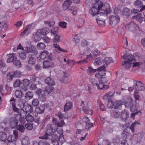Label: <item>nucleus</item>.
Returning a JSON list of instances; mask_svg holds the SVG:
<instances>
[{
	"label": "nucleus",
	"mask_w": 145,
	"mask_h": 145,
	"mask_svg": "<svg viewBox=\"0 0 145 145\" xmlns=\"http://www.w3.org/2000/svg\"><path fill=\"white\" fill-rule=\"evenodd\" d=\"M64 121L61 120L59 122H57V124H48L46 127V133L51 135L52 143L54 145H62L64 142V139L63 135V130L61 129L58 132L59 137L55 135H52V133L56 132L57 129V127H62L65 124Z\"/></svg>",
	"instance_id": "nucleus-1"
},
{
	"label": "nucleus",
	"mask_w": 145,
	"mask_h": 145,
	"mask_svg": "<svg viewBox=\"0 0 145 145\" xmlns=\"http://www.w3.org/2000/svg\"><path fill=\"white\" fill-rule=\"evenodd\" d=\"M122 58L125 60L122 62L123 68L127 70L131 67H138L141 65L140 62L136 61V59L133 55L124 54L122 56Z\"/></svg>",
	"instance_id": "nucleus-2"
},
{
	"label": "nucleus",
	"mask_w": 145,
	"mask_h": 145,
	"mask_svg": "<svg viewBox=\"0 0 145 145\" xmlns=\"http://www.w3.org/2000/svg\"><path fill=\"white\" fill-rule=\"evenodd\" d=\"M103 3L99 1H96L95 3L93 5L92 7L90 10V13L93 16L97 15L98 17L99 15H101V8H103Z\"/></svg>",
	"instance_id": "nucleus-3"
},
{
	"label": "nucleus",
	"mask_w": 145,
	"mask_h": 145,
	"mask_svg": "<svg viewBox=\"0 0 145 145\" xmlns=\"http://www.w3.org/2000/svg\"><path fill=\"white\" fill-rule=\"evenodd\" d=\"M51 136V135H49L48 133H46V131L44 136L39 137V138L42 140L39 142H37L35 141H34L33 142V145H50L46 140L52 138Z\"/></svg>",
	"instance_id": "nucleus-4"
},
{
	"label": "nucleus",
	"mask_w": 145,
	"mask_h": 145,
	"mask_svg": "<svg viewBox=\"0 0 145 145\" xmlns=\"http://www.w3.org/2000/svg\"><path fill=\"white\" fill-rule=\"evenodd\" d=\"M120 21V17L118 15L110 16L109 17V23L110 25L114 26L116 25Z\"/></svg>",
	"instance_id": "nucleus-5"
},
{
	"label": "nucleus",
	"mask_w": 145,
	"mask_h": 145,
	"mask_svg": "<svg viewBox=\"0 0 145 145\" xmlns=\"http://www.w3.org/2000/svg\"><path fill=\"white\" fill-rule=\"evenodd\" d=\"M134 84L133 85V88L134 89L139 91L144 89V86L140 81H134Z\"/></svg>",
	"instance_id": "nucleus-6"
},
{
	"label": "nucleus",
	"mask_w": 145,
	"mask_h": 145,
	"mask_svg": "<svg viewBox=\"0 0 145 145\" xmlns=\"http://www.w3.org/2000/svg\"><path fill=\"white\" fill-rule=\"evenodd\" d=\"M13 135H9L7 138V142H15L18 139V132L16 131H13Z\"/></svg>",
	"instance_id": "nucleus-7"
},
{
	"label": "nucleus",
	"mask_w": 145,
	"mask_h": 145,
	"mask_svg": "<svg viewBox=\"0 0 145 145\" xmlns=\"http://www.w3.org/2000/svg\"><path fill=\"white\" fill-rule=\"evenodd\" d=\"M25 51L27 53H29V55L32 54H38V52L34 47L30 45L29 46H27L24 47Z\"/></svg>",
	"instance_id": "nucleus-8"
},
{
	"label": "nucleus",
	"mask_w": 145,
	"mask_h": 145,
	"mask_svg": "<svg viewBox=\"0 0 145 145\" xmlns=\"http://www.w3.org/2000/svg\"><path fill=\"white\" fill-rule=\"evenodd\" d=\"M82 120L86 124V129H84V131H88L91 127L93 126V123L90 121V120L88 117H85L83 118L82 119Z\"/></svg>",
	"instance_id": "nucleus-9"
},
{
	"label": "nucleus",
	"mask_w": 145,
	"mask_h": 145,
	"mask_svg": "<svg viewBox=\"0 0 145 145\" xmlns=\"http://www.w3.org/2000/svg\"><path fill=\"white\" fill-rule=\"evenodd\" d=\"M128 101H127L125 103V105L128 107H130V110L132 112H138L137 110L136 107L135 106H131L133 104V101L131 98L128 99Z\"/></svg>",
	"instance_id": "nucleus-10"
},
{
	"label": "nucleus",
	"mask_w": 145,
	"mask_h": 145,
	"mask_svg": "<svg viewBox=\"0 0 145 145\" xmlns=\"http://www.w3.org/2000/svg\"><path fill=\"white\" fill-rule=\"evenodd\" d=\"M71 80V77L69 74L64 72V76L63 78L60 80L62 83H68L70 82Z\"/></svg>",
	"instance_id": "nucleus-11"
},
{
	"label": "nucleus",
	"mask_w": 145,
	"mask_h": 145,
	"mask_svg": "<svg viewBox=\"0 0 145 145\" xmlns=\"http://www.w3.org/2000/svg\"><path fill=\"white\" fill-rule=\"evenodd\" d=\"M49 58L47 60L44 61L43 63L44 67L45 68L50 67L54 66L53 62L51 61V58L49 57Z\"/></svg>",
	"instance_id": "nucleus-12"
},
{
	"label": "nucleus",
	"mask_w": 145,
	"mask_h": 145,
	"mask_svg": "<svg viewBox=\"0 0 145 145\" xmlns=\"http://www.w3.org/2000/svg\"><path fill=\"white\" fill-rule=\"evenodd\" d=\"M7 56L8 57L7 62L10 63L14 61L17 59V57L16 54H7Z\"/></svg>",
	"instance_id": "nucleus-13"
},
{
	"label": "nucleus",
	"mask_w": 145,
	"mask_h": 145,
	"mask_svg": "<svg viewBox=\"0 0 145 145\" xmlns=\"http://www.w3.org/2000/svg\"><path fill=\"white\" fill-rule=\"evenodd\" d=\"M51 32L54 36L53 38L54 42L57 43L60 41V38L59 36L57 34V31L51 30Z\"/></svg>",
	"instance_id": "nucleus-14"
},
{
	"label": "nucleus",
	"mask_w": 145,
	"mask_h": 145,
	"mask_svg": "<svg viewBox=\"0 0 145 145\" xmlns=\"http://www.w3.org/2000/svg\"><path fill=\"white\" fill-rule=\"evenodd\" d=\"M121 114V120L123 121H126L129 117V113L126 110H124L122 111Z\"/></svg>",
	"instance_id": "nucleus-15"
},
{
	"label": "nucleus",
	"mask_w": 145,
	"mask_h": 145,
	"mask_svg": "<svg viewBox=\"0 0 145 145\" xmlns=\"http://www.w3.org/2000/svg\"><path fill=\"white\" fill-rule=\"evenodd\" d=\"M115 92L114 91H112L107 92L104 95L103 99L105 100H108L109 99H111L114 96Z\"/></svg>",
	"instance_id": "nucleus-16"
},
{
	"label": "nucleus",
	"mask_w": 145,
	"mask_h": 145,
	"mask_svg": "<svg viewBox=\"0 0 145 145\" xmlns=\"http://www.w3.org/2000/svg\"><path fill=\"white\" fill-rule=\"evenodd\" d=\"M132 18L133 19H136L140 23L142 22L144 19L143 15L140 13H138L137 14L133 16Z\"/></svg>",
	"instance_id": "nucleus-17"
},
{
	"label": "nucleus",
	"mask_w": 145,
	"mask_h": 145,
	"mask_svg": "<svg viewBox=\"0 0 145 145\" xmlns=\"http://www.w3.org/2000/svg\"><path fill=\"white\" fill-rule=\"evenodd\" d=\"M18 120L15 117H12L10 120V126L12 128H14L18 125Z\"/></svg>",
	"instance_id": "nucleus-18"
},
{
	"label": "nucleus",
	"mask_w": 145,
	"mask_h": 145,
	"mask_svg": "<svg viewBox=\"0 0 145 145\" xmlns=\"http://www.w3.org/2000/svg\"><path fill=\"white\" fill-rule=\"evenodd\" d=\"M72 3V2L71 0H66L65 1L63 5V10H67L68 9Z\"/></svg>",
	"instance_id": "nucleus-19"
},
{
	"label": "nucleus",
	"mask_w": 145,
	"mask_h": 145,
	"mask_svg": "<svg viewBox=\"0 0 145 145\" xmlns=\"http://www.w3.org/2000/svg\"><path fill=\"white\" fill-rule=\"evenodd\" d=\"M99 16L100 17L96 18L97 23L100 27H104L105 25V20L103 19L102 20L103 17L104 16H101L100 15H99Z\"/></svg>",
	"instance_id": "nucleus-20"
},
{
	"label": "nucleus",
	"mask_w": 145,
	"mask_h": 145,
	"mask_svg": "<svg viewBox=\"0 0 145 145\" xmlns=\"http://www.w3.org/2000/svg\"><path fill=\"white\" fill-rule=\"evenodd\" d=\"M49 32V29L47 27H44L42 29H39L38 30V32L40 34L45 35L48 34Z\"/></svg>",
	"instance_id": "nucleus-21"
},
{
	"label": "nucleus",
	"mask_w": 145,
	"mask_h": 145,
	"mask_svg": "<svg viewBox=\"0 0 145 145\" xmlns=\"http://www.w3.org/2000/svg\"><path fill=\"white\" fill-rule=\"evenodd\" d=\"M53 86H48L46 87L44 90V94L45 95H48L54 89Z\"/></svg>",
	"instance_id": "nucleus-22"
},
{
	"label": "nucleus",
	"mask_w": 145,
	"mask_h": 145,
	"mask_svg": "<svg viewBox=\"0 0 145 145\" xmlns=\"http://www.w3.org/2000/svg\"><path fill=\"white\" fill-rule=\"evenodd\" d=\"M45 82L50 86H53L55 84V82L53 79L50 77L47 78L45 80Z\"/></svg>",
	"instance_id": "nucleus-23"
},
{
	"label": "nucleus",
	"mask_w": 145,
	"mask_h": 145,
	"mask_svg": "<svg viewBox=\"0 0 145 145\" xmlns=\"http://www.w3.org/2000/svg\"><path fill=\"white\" fill-rule=\"evenodd\" d=\"M48 52L47 51H44L43 52H41L40 54V58L42 59H46L48 58V59L49 56H48Z\"/></svg>",
	"instance_id": "nucleus-24"
},
{
	"label": "nucleus",
	"mask_w": 145,
	"mask_h": 145,
	"mask_svg": "<svg viewBox=\"0 0 145 145\" xmlns=\"http://www.w3.org/2000/svg\"><path fill=\"white\" fill-rule=\"evenodd\" d=\"M68 11H69V12H71L72 14L74 16L76 15L78 11L77 7L74 6L71 7L70 8L68 9Z\"/></svg>",
	"instance_id": "nucleus-25"
},
{
	"label": "nucleus",
	"mask_w": 145,
	"mask_h": 145,
	"mask_svg": "<svg viewBox=\"0 0 145 145\" xmlns=\"http://www.w3.org/2000/svg\"><path fill=\"white\" fill-rule=\"evenodd\" d=\"M97 69H94L91 66H89L86 70V72L88 74L92 75L97 71Z\"/></svg>",
	"instance_id": "nucleus-26"
},
{
	"label": "nucleus",
	"mask_w": 145,
	"mask_h": 145,
	"mask_svg": "<svg viewBox=\"0 0 145 145\" xmlns=\"http://www.w3.org/2000/svg\"><path fill=\"white\" fill-rule=\"evenodd\" d=\"M123 103L121 101H116L113 103L114 107V108L119 109L123 105Z\"/></svg>",
	"instance_id": "nucleus-27"
},
{
	"label": "nucleus",
	"mask_w": 145,
	"mask_h": 145,
	"mask_svg": "<svg viewBox=\"0 0 145 145\" xmlns=\"http://www.w3.org/2000/svg\"><path fill=\"white\" fill-rule=\"evenodd\" d=\"M36 54H32L29 55V59L28 61V63L30 64H34L36 62V59L35 58Z\"/></svg>",
	"instance_id": "nucleus-28"
},
{
	"label": "nucleus",
	"mask_w": 145,
	"mask_h": 145,
	"mask_svg": "<svg viewBox=\"0 0 145 145\" xmlns=\"http://www.w3.org/2000/svg\"><path fill=\"white\" fill-rule=\"evenodd\" d=\"M24 108L25 109V112L29 114L32 113L33 111V108L31 105L28 104L24 106Z\"/></svg>",
	"instance_id": "nucleus-29"
},
{
	"label": "nucleus",
	"mask_w": 145,
	"mask_h": 145,
	"mask_svg": "<svg viewBox=\"0 0 145 145\" xmlns=\"http://www.w3.org/2000/svg\"><path fill=\"white\" fill-rule=\"evenodd\" d=\"M45 110L44 106L43 105H41L39 107H36L35 108L36 112L39 114H40L44 111Z\"/></svg>",
	"instance_id": "nucleus-30"
},
{
	"label": "nucleus",
	"mask_w": 145,
	"mask_h": 145,
	"mask_svg": "<svg viewBox=\"0 0 145 145\" xmlns=\"http://www.w3.org/2000/svg\"><path fill=\"white\" fill-rule=\"evenodd\" d=\"M112 62H113V60L111 57H106L104 59V64L106 66H107Z\"/></svg>",
	"instance_id": "nucleus-31"
},
{
	"label": "nucleus",
	"mask_w": 145,
	"mask_h": 145,
	"mask_svg": "<svg viewBox=\"0 0 145 145\" xmlns=\"http://www.w3.org/2000/svg\"><path fill=\"white\" fill-rule=\"evenodd\" d=\"M137 27V25L134 22H131L130 24L127 25L126 26V28H128L131 30L134 29Z\"/></svg>",
	"instance_id": "nucleus-32"
},
{
	"label": "nucleus",
	"mask_w": 145,
	"mask_h": 145,
	"mask_svg": "<svg viewBox=\"0 0 145 145\" xmlns=\"http://www.w3.org/2000/svg\"><path fill=\"white\" fill-rule=\"evenodd\" d=\"M0 140L1 141L5 142V143L7 141V136L4 132H2L0 133Z\"/></svg>",
	"instance_id": "nucleus-33"
},
{
	"label": "nucleus",
	"mask_w": 145,
	"mask_h": 145,
	"mask_svg": "<svg viewBox=\"0 0 145 145\" xmlns=\"http://www.w3.org/2000/svg\"><path fill=\"white\" fill-rule=\"evenodd\" d=\"M72 106V103L69 102L66 103L64 106V111L66 112L71 109Z\"/></svg>",
	"instance_id": "nucleus-34"
},
{
	"label": "nucleus",
	"mask_w": 145,
	"mask_h": 145,
	"mask_svg": "<svg viewBox=\"0 0 145 145\" xmlns=\"http://www.w3.org/2000/svg\"><path fill=\"white\" fill-rule=\"evenodd\" d=\"M82 109L86 114L88 115H91L93 113L92 110H91L88 109V108H86L85 106H83Z\"/></svg>",
	"instance_id": "nucleus-35"
},
{
	"label": "nucleus",
	"mask_w": 145,
	"mask_h": 145,
	"mask_svg": "<svg viewBox=\"0 0 145 145\" xmlns=\"http://www.w3.org/2000/svg\"><path fill=\"white\" fill-rule=\"evenodd\" d=\"M21 142L22 145L28 144L29 143V139L27 137H25L22 138Z\"/></svg>",
	"instance_id": "nucleus-36"
},
{
	"label": "nucleus",
	"mask_w": 145,
	"mask_h": 145,
	"mask_svg": "<svg viewBox=\"0 0 145 145\" xmlns=\"http://www.w3.org/2000/svg\"><path fill=\"white\" fill-rule=\"evenodd\" d=\"M15 95L16 98L20 99L23 96L24 94L20 90H16L15 92Z\"/></svg>",
	"instance_id": "nucleus-37"
},
{
	"label": "nucleus",
	"mask_w": 145,
	"mask_h": 145,
	"mask_svg": "<svg viewBox=\"0 0 145 145\" xmlns=\"http://www.w3.org/2000/svg\"><path fill=\"white\" fill-rule=\"evenodd\" d=\"M134 4L135 7L140 8L143 5L142 2L140 0H137L135 1L134 3Z\"/></svg>",
	"instance_id": "nucleus-38"
},
{
	"label": "nucleus",
	"mask_w": 145,
	"mask_h": 145,
	"mask_svg": "<svg viewBox=\"0 0 145 145\" xmlns=\"http://www.w3.org/2000/svg\"><path fill=\"white\" fill-rule=\"evenodd\" d=\"M33 94L32 92L30 91L27 92L25 95V99L27 100H29L33 97Z\"/></svg>",
	"instance_id": "nucleus-39"
},
{
	"label": "nucleus",
	"mask_w": 145,
	"mask_h": 145,
	"mask_svg": "<svg viewBox=\"0 0 145 145\" xmlns=\"http://www.w3.org/2000/svg\"><path fill=\"white\" fill-rule=\"evenodd\" d=\"M111 11V9L110 8H106L105 10H102L101 9V16H104L105 14H109Z\"/></svg>",
	"instance_id": "nucleus-40"
},
{
	"label": "nucleus",
	"mask_w": 145,
	"mask_h": 145,
	"mask_svg": "<svg viewBox=\"0 0 145 145\" xmlns=\"http://www.w3.org/2000/svg\"><path fill=\"white\" fill-rule=\"evenodd\" d=\"M33 24V23H31L27 25L26 26L23 32H22L21 35H24L28 30L31 29V27Z\"/></svg>",
	"instance_id": "nucleus-41"
},
{
	"label": "nucleus",
	"mask_w": 145,
	"mask_h": 145,
	"mask_svg": "<svg viewBox=\"0 0 145 145\" xmlns=\"http://www.w3.org/2000/svg\"><path fill=\"white\" fill-rule=\"evenodd\" d=\"M136 124L140 125V122L138 121H135L131 124V125L129 127L130 129L131 130L132 132L133 133L135 132V126Z\"/></svg>",
	"instance_id": "nucleus-42"
},
{
	"label": "nucleus",
	"mask_w": 145,
	"mask_h": 145,
	"mask_svg": "<svg viewBox=\"0 0 145 145\" xmlns=\"http://www.w3.org/2000/svg\"><path fill=\"white\" fill-rule=\"evenodd\" d=\"M111 112L113 113L114 118H117L120 116V113L118 110H112Z\"/></svg>",
	"instance_id": "nucleus-43"
},
{
	"label": "nucleus",
	"mask_w": 145,
	"mask_h": 145,
	"mask_svg": "<svg viewBox=\"0 0 145 145\" xmlns=\"http://www.w3.org/2000/svg\"><path fill=\"white\" fill-rule=\"evenodd\" d=\"M92 57V55L91 54H90L89 55H88L87 56L86 59H84L82 60L78 61L77 63H87L88 62V61L87 59L89 60Z\"/></svg>",
	"instance_id": "nucleus-44"
},
{
	"label": "nucleus",
	"mask_w": 145,
	"mask_h": 145,
	"mask_svg": "<svg viewBox=\"0 0 145 145\" xmlns=\"http://www.w3.org/2000/svg\"><path fill=\"white\" fill-rule=\"evenodd\" d=\"M122 14L123 15L126 16H129L130 14V12L129 9L127 7H125L123 10Z\"/></svg>",
	"instance_id": "nucleus-45"
},
{
	"label": "nucleus",
	"mask_w": 145,
	"mask_h": 145,
	"mask_svg": "<svg viewBox=\"0 0 145 145\" xmlns=\"http://www.w3.org/2000/svg\"><path fill=\"white\" fill-rule=\"evenodd\" d=\"M25 120L28 122H31L34 120V117L31 115L28 114L25 117Z\"/></svg>",
	"instance_id": "nucleus-46"
},
{
	"label": "nucleus",
	"mask_w": 145,
	"mask_h": 145,
	"mask_svg": "<svg viewBox=\"0 0 145 145\" xmlns=\"http://www.w3.org/2000/svg\"><path fill=\"white\" fill-rule=\"evenodd\" d=\"M19 55L20 58L22 60H24L26 57V53L25 52L19 53Z\"/></svg>",
	"instance_id": "nucleus-47"
},
{
	"label": "nucleus",
	"mask_w": 145,
	"mask_h": 145,
	"mask_svg": "<svg viewBox=\"0 0 145 145\" xmlns=\"http://www.w3.org/2000/svg\"><path fill=\"white\" fill-rule=\"evenodd\" d=\"M102 61V60L100 57H97L95 59L93 63L95 65H99L101 63Z\"/></svg>",
	"instance_id": "nucleus-48"
},
{
	"label": "nucleus",
	"mask_w": 145,
	"mask_h": 145,
	"mask_svg": "<svg viewBox=\"0 0 145 145\" xmlns=\"http://www.w3.org/2000/svg\"><path fill=\"white\" fill-rule=\"evenodd\" d=\"M72 40L76 43L79 42L80 40L79 37L78 35H73L72 36Z\"/></svg>",
	"instance_id": "nucleus-49"
},
{
	"label": "nucleus",
	"mask_w": 145,
	"mask_h": 145,
	"mask_svg": "<svg viewBox=\"0 0 145 145\" xmlns=\"http://www.w3.org/2000/svg\"><path fill=\"white\" fill-rule=\"evenodd\" d=\"M44 23L46 25L49 27L53 26L55 24V22L54 21L50 22L48 21H44Z\"/></svg>",
	"instance_id": "nucleus-50"
},
{
	"label": "nucleus",
	"mask_w": 145,
	"mask_h": 145,
	"mask_svg": "<svg viewBox=\"0 0 145 145\" xmlns=\"http://www.w3.org/2000/svg\"><path fill=\"white\" fill-rule=\"evenodd\" d=\"M90 82L92 85L94 86H97L98 83V80L95 78H91L90 79Z\"/></svg>",
	"instance_id": "nucleus-51"
},
{
	"label": "nucleus",
	"mask_w": 145,
	"mask_h": 145,
	"mask_svg": "<svg viewBox=\"0 0 145 145\" xmlns=\"http://www.w3.org/2000/svg\"><path fill=\"white\" fill-rule=\"evenodd\" d=\"M47 95H45L44 94H41L39 96V99L40 101L43 102H45L46 101V97Z\"/></svg>",
	"instance_id": "nucleus-52"
},
{
	"label": "nucleus",
	"mask_w": 145,
	"mask_h": 145,
	"mask_svg": "<svg viewBox=\"0 0 145 145\" xmlns=\"http://www.w3.org/2000/svg\"><path fill=\"white\" fill-rule=\"evenodd\" d=\"M14 74L13 72H9L7 75V78L10 80H12L14 77Z\"/></svg>",
	"instance_id": "nucleus-53"
},
{
	"label": "nucleus",
	"mask_w": 145,
	"mask_h": 145,
	"mask_svg": "<svg viewBox=\"0 0 145 145\" xmlns=\"http://www.w3.org/2000/svg\"><path fill=\"white\" fill-rule=\"evenodd\" d=\"M46 46L44 43H40L37 45V48L39 49L42 50L45 48Z\"/></svg>",
	"instance_id": "nucleus-54"
},
{
	"label": "nucleus",
	"mask_w": 145,
	"mask_h": 145,
	"mask_svg": "<svg viewBox=\"0 0 145 145\" xmlns=\"http://www.w3.org/2000/svg\"><path fill=\"white\" fill-rule=\"evenodd\" d=\"M16 128L17 130L20 131L22 132H23L25 130V127L24 125L19 124L18 125H17Z\"/></svg>",
	"instance_id": "nucleus-55"
},
{
	"label": "nucleus",
	"mask_w": 145,
	"mask_h": 145,
	"mask_svg": "<svg viewBox=\"0 0 145 145\" xmlns=\"http://www.w3.org/2000/svg\"><path fill=\"white\" fill-rule=\"evenodd\" d=\"M39 77H36L35 75L32 76L30 78L31 80L33 82H39Z\"/></svg>",
	"instance_id": "nucleus-56"
},
{
	"label": "nucleus",
	"mask_w": 145,
	"mask_h": 145,
	"mask_svg": "<svg viewBox=\"0 0 145 145\" xmlns=\"http://www.w3.org/2000/svg\"><path fill=\"white\" fill-rule=\"evenodd\" d=\"M20 113L19 114L20 116V117H24L26 115L27 112L25 111L23 109H20L19 111Z\"/></svg>",
	"instance_id": "nucleus-57"
},
{
	"label": "nucleus",
	"mask_w": 145,
	"mask_h": 145,
	"mask_svg": "<svg viewBox=\"0 0 145 145\" xmlns=\"http://www.w3.org/2000/svg\"><path fill=\"white\" fill-rule=\"evenodd\" d=\"M67 23L65 22H60L59 23V25L61 27L63 28H67Z\"/></svg>",
	"instance_id": "nucleus-58"
},
{
	"label": "nucleus",
	"mask_w": 145,
	"mask_h": 145,
	"mask_svg": "<svg viewBox=\"0 0 145 145\" xmlns=\"http://www.w3.org/2000/svg\"><path fill=\"white\" fill-rule=\"evenodd\" d=\"M21 82L19 80H16L13 84L14 86L15 87H19L21 84Z\"/></svg>",
	"instance_id": "nucleus-59"
},
{
	"label": "nucleus",
	"mask_w": 145,
	"mask_h": 145,
	"mask_svg": "<svg viewBox=\"0 0 145 145\" xmlns=\"http://www.w3.org/2000/svg\"><path fill=\"white\" fill-rule=\"evenodd\" d=\"M108 104H107V106L108 107L112 108L114 107L113 103L112 102V99H109L108 100Z\"/></svg>",
	"instance_id": "nucleus-60"
},
{
	"label": "nucleus",
	"mask_w": 145,
	"mask_h": 145,
	"mask_svg": "<svg viewBox=\"0 0 145 145\" xmlns=\"http://www.w3.org/2000/svg\"><path fill=\"white\" fill-rule=\"evenodd\" d=\"M27 86L22 84V85L19 88L20 90L22 92H24L27 91Z\"/></svg>",
	"instance_id": "nucleus-61"
},
{
	"label": "nucleus",
	"mask_w": 145,
	"mask_h": 145,
	"mask_svg": "<svg viewBox=\"0 0 145 145\" xmlns=\"http://www.w3.org/2000/svg\"><path fill=\"white\" fill-rule=\"evenodd\" d=\"M10 104L12 105V107L16 105V99L14 97H12L9 101Z\"/></svg>",
	"instance_id": "nucleus-62"
},
{
	"label": "nucleus",
	"mask_w": 145,
	"mask_h": 145,
	"mask_svg": "<svg viewBox=\"0 0 145 145\" xmlns=\"http://www.w3.org/2000/svg\"><path fill=\"white\" fill-rule=\"evenodd\" d=\"M32 105L34 106H36L39 104V101L37 99H34L33 100L32 103Z\"/></svg>",
	"instance_id": "nucleus-63"
},
{
	"label": "nucleus",
	"mask_w": 145,
	"mask_h": 145,
	"mask_svg": "<svg viewBox=\"0 0 145 145\" xmlns=\"http://www.w3.org/2000/svg\"><path fill=\"white\" fill-rule=\"evenodd\" d=\"M13 64L18 67H20L21 65V63L20 61L17 59L13 62Z\"/></svg>",
	"instance_id": "nucleus-64"
}]
</instances>
